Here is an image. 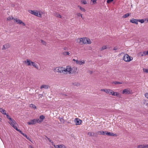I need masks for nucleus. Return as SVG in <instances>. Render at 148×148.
Instances as JSON below:
<instances>
[{
	"instance_id": "obj_1",
	"label": "nucleus",
	"mask_w": 148,
	"mask_h": 148,
	"mask_svg": "<svg viewBox=\"0 0 148 148\" xmlns=\"http://www.w3.org/2000/svg\"><path fill=\"white\" fill-rule=\"evenodd\" d=\"M25 63H26L27 65L28 66H33L37 69H38V67L37 64L35 62L32 61L29 59H27L24 61Z\"/></svg>"
},
{
	"instance_id": "obj_2",
	"label": "nucleus",
	"mask_w": 148,
	"mask_h": 148,
	"mask_svg": "<svg viewBox=\"0 0 148 148\" xmlns=\"http://www.w3.org/2000/svg\"><path fill=\"white\" fill-rule=\"evenodd\" d=\"M10 124L12 126L15 130L17 131L19 129H18L17 126V124L16 123V121L13 119H12L9 122Z\"/></svg>"
},
{
	"instance_id": "obj_3",
	"label": "nucleus",
	"mask_w": 148,
	"mask_h": 148,
	"mask_svg": "<svg viewBox=\"0 0 148 148\" xmlns=\"http://www.w3.org/2000/svg\"><path fill=\"white\" fill-rule=\"evenodd\" d=\"M29 12L30 14L35 15L39 17H41L42 16L41 14L40 13H38L37 11L32 10H29Z\"/></svg>"
},
{
	"instance_id": "obj_4",
	"label": "nucleus",
	"mask_w": 148,
	"mask_h": 148,
	"mask_svg": "<svg viewBox=\"0 0 148 148\" xmlns=\"http://www.w3.org/2000/svg\"><path fill=\"white\" fill-rule=\"evenodd\" d=\"M129 56L126 54L124 55L123 57V60L126 62H129L132 60Z\"/></svg>"
},
{
	"instance_id": "obj_5",
	"label": "nucleus",
	"mask_w": 148,
	"mask_h": 148,
	"mask_svg": "<svg viewBox=\"0 0 148 148\" xmlns=\"http://www.w3.org/2000/svg\"><path fill=\"white\" fill-rule=\"evenodd\" d=\"M56 72L60 73H65L64 72V68L62 67H57L55 69Z\"/></svg>"
},
{
	"instance_id": "obj_6",
	"label": "nucleus",
	"mask_w": 148,
	"mask_h": 148,
	"mask_svg": "<svg viewBox=\"0 0 148 148\" xmlns=\"http://www.w3.org/2000/svg\"><path fill=\"white\" fill-rule=\"evenodd\" d=\"M110 95H112L113 96H116V97H120L121 95H119V94L117 92H114L113 90L110 89L109 94Z\"/></svg>"
},
{
	"instance_id": "obj_7",
	"label": "nucleus",
	"mask_w": 148,
	"mask_h": 148,
	"mask_svg": "<svg viewBox=\"0 0 148 148\" xmlns=\"http://www.w3.org/2000/svg\"><path fill=\"white\" fill-rule=\"evenodd\" d=\"M14 22H16L17 23L19 24H22L23 26H25V24L21 20L18 19L16 18H15L14 19Z\"/></svg>"
},
{
	"instance_id": "obj_8",
	"label": "nucleus",
	"mask_w": 148,
	"mask_h": 148,
	"mask_svg": "<svg viewBox=\"0 0 148 148\" xmlns=\"http://www.w3.org/2000/svg\"><path fill=\"white\" fill-rule=\"evenodd\" d=\"M71 67L70 66H66V68H64V74H66L67 73H69V74H71Z\"/></svg>"
},
{
	"instance_id": "obj_9",
	"label": "nucleus",
	"mask_w": 148,
	"mask_h": 148,
	"mask_svg": "<svg viewBox=\"0 0 148 148\" xmlns=\"http://www.w3.org/2000/svg\"><path fill=\"white\" fill-rule=\"evenodd\" d=\"M86 38H80L79 39L80 40L79 43H80L81 44H85L86 43Z\"/></svg>"
},
{
	"instance_id": "obj_10",
	"label": "nucleus",
	"mask_w": 148,
	"mask_h": 148,
	"mask_svg": "<svg viewBox=\"0 0 148 148\" xmlns=\"http://www.w3.org/2000/svg\"><path fill=\"white\" fill-rule=\"evenodd\" d=\"M131 93V91H130V89L127 88L124 89L122 91V93L125 94H129Z\"/></svg>"
},
{
	"instance_id": "obj_11",
	"label": "nucleus",
	"mask_w": 148,
	"mask_h": 148,
	"mask_svg": "<svg viewBox=\"0 0 148 148\" xmlns=\"http://www.w3.org/2000/svg\"><path fill=\"white\" fill-rule=\"evenodd\" d=\"M74 121L76 123V125H81L82 122L81 120L77 118H75L74 120Z\"/></svg>"
},
{
	"instance_id": "obj_12",
	"label": "nucleus",
	"mask_w": 148,
	"mask_h": 148,
	"mask_svg": "<svg viewBox=\"0 0 148 148\" xmlns=\"http://www.w3.org/2000/svg\"><path fill=\"white\" fill-rule=\"evenodd\" d=\"M45 118V116L43 115H42L40 116L39 117V119H36L37 123H39L42 122Z\"/></svg>"
},
{
	"instance_id": "obj_13",
	"label": "nucleus",
	"mask_w": 148,
	"mask_h": 148,
	"mask_svg": "<svg viewBox=\"0 0 148 148\" xmlns=\"http://www.w3.org/2000/svg\"><path fill=\"white\" fill-rule=\"evenodd\" d=\"M36 122H37L36 119H34L27 122V124L29 125H34L35 124Z\"/></svg>"
},
{
	"instance_id": "obj_14",
	"label": "nucleus",
	"mask_w": 148,
	"mask_h": 148,
	"mask_svg": "<svg viewBox=\"0 0 148 148\" xmlns=\"http://www.w3.org/2000/svg\"><path fill=\"white\" fill-rule=\"evenodd\" d=\"M56 148H66V146L63 145H53Z\"/></svg>"
},
{
	"instance_id": "obj_15",
	"label": "nucleus",
	"mask_w": 148,
	"mask_h": 148,
	"mask_svg": "<svg viewBox=\"0 0 148 148\" xmlns=\"http://www.w3.org/2000/svg\"><path fill=\"white\" fill-rule=\"evenodd\" d=\"M130 22L133 23H135L136 25L138 24V19H135L133 18L130 20Z\"/></svg>"
},
{
	"instance_id": "obj_16",
	"label": "nucleus",
	"mask_w": 148,
	"mask_h": 148,
	"mask_svg": "<svg viewBox=\"0 0 148 148\" xmlns=\"http://www.w3.org/2000/svg\"><path fill=\"white\" fill-rule=\"evenodd\" d=\"M77 70V68L76 67L71 68V74H73Z\"/></svg>"
},
{
	"instance_id": "obj_17",
	"label": "nucleus",
	"mask_w": 148,
	"mask_h": 148,
	"mask_svg": "<svg viewBox=\"0 0 148 148\" xmlns=\"http://www.w3.org/2000/svg\"><path fill=\"white\" fill-rule=\"evenodd\" d=\"M18 131L21 134H22L27 139L29 140L30 141L29 137L27 136V135H26V134L23 133L21 130L19 129L18 130Z\"/></svg>"
},
{
	"instance_id": "obj_18",
	"label": "nucleus",
	"mask_w": 148,
	"mask_h": 148,
	"mask_svg": "<svg viewBox=\"0 0 148 148\" xmlns=\"http://www.w3.org/2000/svg\"><path fill=\"white\" fill-rule=\"evenodd\" d=\"M148 52H147V51H144L143 52V53H142L141 52H140L139 53V55H141L142 56H145L146 55H148Z\"/></svg>"
},
{
	"instance_id": "obj_19",
	"label": "nucleus",
	"mask_w": 148,
	"mask_h": 148,
	"mask_svg": "<svg viewBox=\"0 0 148 148\" xmlns=\"http://www.w3.org/2000/svg\"><path fill=\"white\" fill-rule=\"evenodd\" d=\"M49 86L48 85H42L40 88L41 89H42L43 88H45V89H47L49 87Z\"/></svg>"
},
{
	"instance_id": "obj_20",
	"label": "nucleus",
	"mask_w": 148,
	"mask_h": 148,
	"mask_svg": "<svg viewBox=\"0 0 148 148\" xmlns=\"http://www.w3.org/2000/svg\"><path fill=\"white\" fill-rule=\"evenodd\" d=\"M85 63V61L84 60H82L81 61H79V60H77L76 63L77 64H78L79 65H81L83 64H84Z\"/></svg>"
},
{
	"instance_id": "obj_21",
	"label": "nucleus",
	"mask_w": 148,
	"mask_h": 148,
	"mask_svg": "<svg viewBox=\"0 0 148 148\" xmlns=\"http://www.w3.org/2000/svg\"><path fill=\"white\" fill-rule=\"evenodd\" d=\"M106 134L110 136H114L115 135V134H113L111 132H108L107 131H106Z\"/></svg>"
},
{
	"instance_id": "obj_22",
	"label": "nucleus",
	"mask_w": 148,
	"mask_h": 148,
	"mask_svg": "<svg viewBox=\"0 0 148 148\" xmlns=\"http://www.w3.org/2000/svg\"><path fill=\"white\" fill-rule=\"evenodd\" d=\"M10 47V45L9 44H7L3 46V49H7Z\"/></svg>"
},
{
	"instance_id": "obj_23",
	"label": "nucleus",
	"mask_w": 148,
	"mask_h": 148,
	"mask_svg": "<svg viewBox=\"0 0 148 148\" xmlns=\"http://www.w3.org/2000/svg\"><path fill=\"white\" fill-rule=\"evenodd\" d=\"M148 146L147 145H140L138 146V148H145L148 147Z\"/></svg>"
},
{
	"instance_id": "obj_24",
	"label": "nucleus",
	"mask_w": 148,
	"mask_h": 148,
	"mask_svg": "<svg viewBox=\"0 0 148 148\" xmlns=\"http://www.w3.org/2000/svg\"><path fill=\"white\" fill-rule=\"evenodd\" d=\"M88 134L89 136H96L95 135L94 132H89L88 133Z\"/></svg>"
},
{
	"instance_id": "obj_25",
	"label": "nucleus",
	"mask_w": 148,
	"mask_h": 148,
	"mask_svg": "<svg viewBox=\"0 0 148 148\" xmlns=\"http://www.w3.org/2000/svg\"><path fill=\"white\" fill-rule=\"evenodd\" d=\"M106 131H100L98 132L97 133L99 134L105 135L106 134Z\"/></svg>"
},
{
	"instance_id": "obj_26",
	"label": "nucleus",
	"mask_w": 148,
	"mask_h": 148,
	"mask_svg": "<svg viewBox=\"0 0 148 148\" xmlns=\"http://www.w3.org/2000/svg\"><path fill=\"white\" fill-rule=\"evenodd\" d=\"M0 112H1L2 114H5L6 115V111L4 110L2 108H0Z\"/></svg>"
},
{
	"instance_id": "obj_27",
	"label": "nucleus",
	"mask_w": 148,
	"mask_h": 148,
	"mask_svg": "<svg viewBox=\"0 0 148 148\" xmlns=\"http://www.w3.org/2000/svg\"><path fill=\"white\" fill-rule=\"evenodd\" d=\"M130 14H131V13H126L123 16V18H125L128 17L130 15Z\"/></svg>"
},
{
	"instance_id": "obj_28",
	"label": "nucleus",
	"mask_w": 148,
	"mask_h": 148,
	"mask_svg": "<svg viewBox=\"0 0 148 148\" xmlns=\"http://www.w3.org/2000/svg\"><path fill=\"white\" fill-rule=\"evenodd\" d=\"M112 84H114L115 85L118 84H122V82H118L117 81L114 82H112Z\"/></svg>"
},
{
	"instance_id": "obj_29",
	"label": "nucleus",
	"mask_w": 148,
	"mask_h": 148,
	"mask_svg": "<svg viewBox=\"0 0 148 148\" xmlns=\"http://www.w3.org/2000/svg\"><path fill=\"white\" fill-rule=\"evenodd\" d=\"M78 7L79 8V9H80V10L81 11H82L83 12H85L86 10L84 8H83L82 7H81L80 5H78Z\"/></svg>"
},
{
	"instance_id": "obj_30",
	"label": "nucleus",
	"mask_w": 148,
	"mask_h": 148,
	"mask_svg": "<svg viewBox=\"0 0 148 148\" xmlns=\"http://www.w3.org/2000/svg\"><path fill=\"white\" fill-rule=\"evenodd\" d=\"M86 43L88 44H90L91 43V42L90 41V39L86 38Z\"/></svg>"
},
{
	"instance_id": "obj_31",
	"label": "nucleus",
	"mask_w": 148,
	"mask_h": 148,
	"mask_svg": "<svg viewBox=\"0 0 148 148\" xmlns=\"http://www.w3.org/2000/svg\"><path fill=\"white\" fill-rule=\"evenodd\" d=\"M30 107L34 109H36V107L35 105L33 104H31L30 105Z\"/></svg>"
},
{
	"instance_id": "obj_32",
	"label": "nucleus",
	"mask_w": 148,
	"mask_h": 148,
	"mask_svg": "<svg viewBox=\"0 0 148 148\" xmlns=\"http://www.w3.org/2000/svg\"><path fill=\"white\" fill-rule=\"evenodd\" d=\"M14 18L12 16H9L7 18V20L8 21H11V20L13 19Z\"/></svg>"
},
{
	"instance_id": "obj_33",
	"label": "nucleus",
	"mask_w": 148,
	"mask_h": 148,
	"mask_svg": "<svg viewBox=\"0 0 148 148\" xmlns=\"http://www.w3.org/2000/svg\"><path fill=\"white\" fill-rule=\"evenodd\" d=\"M138 22H140L141 23H144L145 22V20L143 19H138Z\"/></svg>"
},
{
	"instance_id": "obj_34",
	"label": "nucleus",
	"mask_w": 148,
	"mask_h": 148,
	"mask_svg": "<svg viewBox=\"0 0 148 148\" xmlns=\"http://www.w3.org/2000/svg\"><path fill=\"white\" fill-rule=\"evenodd\" d=\"M70 53L68 52L65 51L63 53V54L64 55H70Z\"/></svg>"
},
{
	"instance_id": "obj_35",
	"label": "nucleus",
	"mask_w": 148,
	"mask_h": 148,
	"mask_svg": "<svg viewBox=\"0 0 148 148\" xmlns=\"http://www.w3.org/2000/svg\"><path fill=\"white\" fill-rule=\"evenodd\" d=\"M144 103L148 106V100H145L144 102Z\"/></svg>"
},
{
	"instance_id": "obj_36",
	"label": "nucleus",
	"mask_w": 148,
	"mask_h": 148,
	"mask_svg": "<svg viewBox=\"0 0 148 148\" xmlns=\"http://www.w3.org/2000/svg\"><path fill=\"white\" fill-rule=\"evenodd\" d=\"M81 2L82 3L84 4H86L87 3V2L86 0H82L81 1Z\"/></svg>"
},
{
	"instance_id": "obj_37",
	"label": "nucleus",
	"mask_w": 148,
	"mask_h": 148,
	"mask_svg": "<svg viewBox=\"0 0 148 148\" xmlns=\"http://www.w3.org/2000/svg\"><path fill=\"white\" fill-rule=\"evenodd\" d=\"M107 48V47L106 46H103L102 47L101 49V50L102 51L103 50Z\"/></svg>"
},
{
	"instance_id": "obj_38",
	"label": "nucleus",
	"mask_w": 148,
	"mask_h": 148,
	"mask_svg": "<svg viewBox=\"0 0 148 148\" xmlns=\"http://www.w3.org/2000/svg\"><path fill=\"white\" fill-rule=\"evenodd\" d=\"M5 115L6 116L7 118L9 119L10 121L12 119L10 117V116L8 115V114H6V115Z\"/></svg>"
},
{
	"instance_id": "obj_39",
	"label": "nucleus",
	"mask_w": 148,
	"mask_h": 148,
	"mask_svg": "<svg viewBox=\"0 0 148 148\" xmlns=\"http://www.w3.org/2000/svg\"><path fill=\"white\" fill-rule=\"evenodd\" d=\"M110 89H106L105 92L107 93V94H109L110 91Z\"/></svg>"
},
{
	"instance_id": "obj_40",
	"label": "nucleus",
	"mask_w": 148,
	"mask_h": 148,
	"mask_svg": "<svg viewBox=\"0 0 148 148\" xmlns=\"http://www.w3.org/2000/svg\"><path fill=\"white\" fill-rule=\"evenodd\" d=\"M56 17H58L60 18H61L62 16L61 15H60L59 14H56Z\"/></svg>"
},
{
	"instance_id": "obj_41",
	"label": "nucleus",
	"mask_w": 148,
	"mask_h": 148,
	"mask_svg": "<svg viewBox=\"0 0 148 148\" xmlns=\"http://www.w3.org/2000/svg\"><path fill=\"white\" fill-rule=\"evenodd\" d=\"M77 15L78 16H81V17L82 18V14L79 13H77Z\"/></svg>"
},
{
	"instance_id": "obj_42",
	"label": "nucleus",
	"mask_w": 148,
	"mask_h": 148,
	"mask_svg": "<svg viewBox=\"0 0 148 148\" xmlns=\"http://www.w3.org/2000/svg\"><path fill=\"white\" fill-rule=\"evenodd\" d=\"M143 71L144 72L146 73H148V69H143Z\"/></svg>"
},
{
	"instance_id": "obj_43",
	"label": "nucleus",
	"mask_w": 148,
	"mask_h": 148,
	"mask_svg": "<svg viewBox=\"0 0 148 148\" xmlns=\"http://www.w3.org/2000/svg\"><path fill=\"white\" fill-rule=\"evenodd\" d=\"M41 42L42 43V44L44 45H46V43L45 42L43 41L42 40H41Z\"/></svg>"
},
{
	"instance_id": "obj_44",
	"label": "nucleus",
	"mask_w": 148,
	"mask_h": 148,
	"mask_svg": "<svg viewBox=\"0 0 148 148\" xmlns=\"http://www.w3.org/2000/svg\"><path fill=\"white\" fill-rule=\"evenodd\" d=\"M113 1V0H107V2L108 3H109L112 2Z\"/></svg>"
},
{
	"instance_id": "obj_45",
	"label": "nucleus",
	"mask_w": 148,
	"mask_h": 148,
	"mask_svg": "<svg viewBox=\"0 0 148 148\" xmlns=\"http://www.w3.org/2000/svg\"><path fill=\"white\" fill-rule=\"evenodd\" d=\"M48 140H49V142H50L51 143H52V145H55L54 144V143L53 142V141L51 140L49 138H48Z\"/></svg>"
},
{
	"instance_id": "obj_46",
	"label": "nucleus",
	"mask_w": 148,
	"mask_h": 148,
	"mask_svg": "<svg viewBox=\"0 0 148 148\" xmlns=\"http://www.w3.org/2000/svg\"><path fill=\"white\" fill-rule=\"evenodd\" d=\"M60 120L61 122H63V123H64V119L62 118H60Z\"/></svg>"
},
{
	"instance_id": "obj_47",
	"label": "nucleus",
	"mask_w": 148,
	"mask_h": 148,
	"mask_svg": "<svg viewBox=\"0 0 148 148\" xmlns=\"http://www.w3.org/2000/svg\"><path fill=\"white\" fill-rule=\"evenodd\" d=\"M145 97L148 99V93L147 92V93H146L145 94Z\"/></svg>"
},
{
	"instance_id": "obj_48",
	"label": "nucleus",
	"mask_w": 148,
	"mask_h": 148,
	"mask_svg": "<svg viewBox=\"0 0 148 148\" xmlns=\"http://www.w3.org/2000/svg\"><path fill=\"white\" fill-rule=\"evenodd\" d=\"M118 47H115L113 48V50H116L118 49Z\"/></svg>"
},
{
	"instance_id": "obj_49",
	"label": "nucleus",
	"mask_w": 148,
	"mask_h": 148,
	"mask_svg": "<svg viewBox=\"0 0 148 148\" xmlns=\"http://www.w3.org/2000/svg\"><path fill=\"white\" fill-rule=\"evenodd\" d=\"M62 96L63 97V98H65L66 95V94H62Z\"/></svg>"
},
{
	"instance_id": "obj_50",
	"label": "nucleus",
	"mask_w": 148,
	"mask_h": 148,
	"mask_svg": "<svg viewBox=\"0 0 148 148\" xmlns=\"http://www.w3.org/2000/svg\"><path fill=\"white\" fill-rule=\"evenodd\" d=\"M63 49L65 50H68V48L66 47H64Z\"/></svg>"
},
{
	"instance_id": "obj_51",
	"label": "nucleus",
	"mask_w": 148,
	"mask_h": 148,
	"mask_svg": "<svg viewBox=\"0 0 148 148\" xmlns=\"http://www.w3.org/2000/svg\"><path fill=\"white\" fill-rule=\"evenodd\" d=\"M101 91H104V92H105L106 89H101Z\"/></svg>"
},
{
	"instance_id": "obj_52",
	"label": "nucleus",
	"mask_w": 148,
	"mask_h": 148,
	"mask_svg": "<svg viewBox=\"0 0 148 148\" xmlns=\"http://www.w3.org/2000/svg\"><path fill=\"white\" fill-rule=\"evenodd\" d=\"M91 1L93 2V3H95L96 2V0H91Z\"/></svg>"
},
{
	"instance_id": "obj_53",
	"label": "nucleus",
	"mask_w": 148,
	"mask_h": 148,
	"mask_svg": "<svg viewBox=\"0 0 148 148\" xmlns=\"http://www.w3.org/2000/svg\"><path fill=\"white\" fill-rule=\"evenodd\" d=\"M29 148H34L31 145H29Z\"/></svg>"
},
{
	"instance_id": "obj_54",
	"label": "nucleus",
	"mask_w": 148,
	"mask_h": 148,
	"mask_svg": "<svg viewBox=\"0 0 148 148\" xmlns=\"http://www.w3.org/2000/svg\"><path fill=\"white\" fill-rule=\"evenodd\" d=\"M89 73H90V74H91L92 73V71H89Z\"/></svg>"
},
{
	"instance_id": "obj_55",
	"label": "nucleus",
	"mask_w": 148,
	"mask_h": 148,
	"mask_svg": "<svg viewBox=\"0 0 148 148\" xmlns=\"http://www.w3.org/2000/svg\"><path fill=\"white\" fill-rule=\"evenodd\" d=\"M73 60L75 62H76L77 61V60H75V59H73Z\"/></svg>"
},
{
	"instance_id": "obj_56",
	"label": "nucleus",
	"mask_w": 148,
	"mask_h": 148,
	"mask_svg": "<svg viewBox=\"0 0 148 148\" xmlns=\"http://www.w3.org/2000/svg\"><path fill=\"white\" fill-rule=\"evenodd\" d=\"M2 119L0 118V121H1Z\"/></svg>"
},
{
	"instance_id": "obj_57",
	"label": "nucleus",
	"mask_w": 148,
	"mask_h": 148,
	"mask_svg": "<svg viewBox=\"0 0 148 148\" xmlns=\"http://www.w3.org/2000/svg\"><path fill=\"white\" fill-rule=\"evenodd\" d=\"M147 21L148 22V18L147 19Z\"/></svg>"
}]
</instances>
